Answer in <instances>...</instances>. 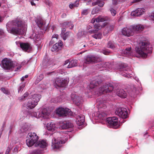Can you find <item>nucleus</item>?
<instances>
[{"label": "nucleus", "instance_id": "obj_54", "mask_svg": "<svg viewBox=\"0 0 154 154\" xmlns=\"http://www.w3.org/2000/svg\"><path fill=\"white\" fill-rule=\"evenodd\" d=\"M5 34L3 30L0 29V35L4 36Z\"/></svg>", "mask_w": 154, "mask_h": 154}, {"label": "nucleus", "instance_id": "obj_10", "mask_svg": "<svg viewBox=\"0 0 154 154\" xmlns=\"http://www.w3.org/2000/svg\"><path fill=\"white\" fill-rule=\"evenodd\" d=\"M115 113L122 119H126L128 116V111L125 108H117Z\"/></svg>", "mask_w": 154, "mask_h": 154}, {"label": "nucleus", "instance_id": "obj_16", "mask_svg": "<svg viewBox=\"0 0 154 154\" xmlns=\"http://www.w3.org/2000/svg\"><path fill=\"white\" fill-rule=\"evenodd\" d=\"M122 34L128 37L134 34L133 30L127 27L124 28L122 30Z\"/></svg>", "mask_w": 154, "mask_h": 154}, {"label": "nucleus", "instance_id": "obj_40", "mask_svg": "<svg viewBox=\"0 0 154 154\" xmlns=\"http://www.w3.org/2000/svg\"><path fill=\"white\" fill-rule=\"evenodd\" d=\"M59 45L57 43L53 45V47L51 48V51L53 52L56 51H58L57 49H58L59 50Z\"/></svg>", "mask_w": 154, "mask_h": 154}, {"label": "nucleus", "instance_id": "obj_44", "mask_svg": "<svg viewBox=\"0 0 154 154\" xmlns=\"http://www.w3.org/2000/svg\"><path fill=\"white\" fill-rule=\"evenodd\" d=\"M10 146H8L6 150L5 154H9L10 151L12 149V146L11 145V143L10 144Z\"/></svg>", "mask_w": 154, "mask_h": 154}, {"label": "nucleus", "instance_id": "obj_35", "mask_svg": "<svg viewBox=\"0 0 154 154\" xmlns=\"http://www.w3.org/2000/svg\"><path fill=\"white\" fill-rule=\"evenodd\" d=\"M25 83L22 82L20 84V86L18 89V93H21L22 92L24 88L25 87Z\"/></svg>", "mask_w": 154, "mask_h": 154}, {"label": "nucleus", "instance_id": "obj_33", "mask_svg": "<svg viewBox=\"0 0 154 154\" xmlns=\"http://www.w3.org/2000/svg\"><path fill=\"white\" fill-rule=\"evenodd\" d=\"M95 20L96 21L97 23L103 22L106 21L107 20V18L106 17H102L100 16L95 18Z\"/></svg>", "mask_w": 154, "mask_h": 154}, {"label": "nucleus", "instance_id": "obj_55", "mask_svg": "<svg viewBox=\"0 0 154 154\" xmlns=\"http://www.w3.org/2000/svg\"><path fill=\"white\" fill-rule=\"evenodd\" d=\"M66 31V28L62 27L61 28V34H63V33H65V32Z\"/></svg>", "mask_w": 154, "mask_h": 154}, {"label": "nucleus", "instance_id": "obj_7", "mask_svg": "<svg viewBox=\"0 0 154 154\" xmlns=\"http://www.w3.org/2000/svg\"><path fill=\"white\" fill-rule=\"evenodd\" d=\"M118 69L119 70L120 72V74L128 78L131 77V75L132 71L126 65L122 64L119 66Z\"/></svg>", "mask_w": 154, "mask_h": 154}, {"label": "nucleus", "instance_id": "obj_43", "mask_svg": "<svg viewBox=\"0 0 154 154\" xmlns=\"http://www.w3.org/2000/svg\"><path fill=\"white\" fill-rule=\"evenodd\" d=\"M28 128V126L26 123H25L21 127V129L23 130V131H26Z\"/></svg>", "mask_w": 154, "mask_h": 154}, {"label": "nucleus", "instance_id": "obj_46", "mask_svg": "<svg viewBox=\"0 0 154 154\" xmlns=\"http://www.w3.org/2000/svg\"><path fill=\"white\" fill-rule=\"evenodd\" d=\"M44 78V75L42 74H41L39 76H38L36 79V80L38 81H41Z\"/></svg>", "mask_w": 154, "mask_h": 154}, {"label": "nucleus", "instance_id": "obj_64", "mask_svg": "<svg viewBox=\"0 0 154 154\" xmlns=\"http://www.w3.org/2000/svg\"><path fill=\"white\" fill-rule=\"evenodd\" d=\"M74 4H70L69 5V7L70 8L72 9L73 8V7H74V6H73Z\"/></svg>", "mask_w": 154, "mask_h": 154}, {"label": "nucleus", "instance_id": "obj_29", "mask_svg": "<svg viewBox=\"0 0 154 154\" xmlns=\"http://www.w3.org/2000/svg\"><path fill=\"white\" fill-rule=\"evenodd\" d=\"M53 73H54L55 74L59 73L60 74H61L63 75H64L65 74L64 70L62 69H58L54 71L48 72L47 74L48 75H50Z\"/></svg>", "mask_w": 154, "mask_h": 154}, {"label": "nucleus", "instance_id": "obj_18", "mask_svg": "<svg viewBox=\"0 0 154 154\" xmlns=\"http://www.w3.org/2000/svg\"><path fill=\"white\" fill-rule=\"evenodd\" d=\"M35 145L36 147L44 148L48 146V144L46 140H40L35 143Z\"/></svg>", "mask_w": 154, "mask_h": 154}, {"label": "nucleus", "instance_id": "obj_5", "mask_svg": "<svg viewBox=\"0 0 154 154\" xmlns=\"http://www.w3.org/2000/svg\"><path fill=\"white\" fill-rule=\"evenodd\" d=\"M26 140V144L29 147H31L37 142L38 137L34 132L29 133Z\"/></svg>", "mask_w": 154, "mask_h": 154}, {"label": "nucleus", "instance_id": "obj_17", "mask_svg": "<svg viewBox=\"0 0 154 154\" xmlns=\"http://www.w3.org/2000/svg\"><path fill=\"white\" fill-rule=\"evenodd\" d=\"M73 126V124L69 121H64L60 125V127L63 129L72 128Z\"/></svg>", "mask_w": 154, "mask_h": 154}, {"label": "nucleus", "instance_id": "obj_20", "mask_svg": "<svg viewBox=\"0 0 154 154\" xmlns=\"http://www.w3.org/2000/svg\"><path fill=\"white\" fill-rule=\"evenodd\" d=\"M144 10L143 8H138L135 11H132L131 14L133 16L138 17L143 14Z\"/></svg>", "mask_w": 154, "mask_h": 154}, {"label": "nucleus", "instance_id": "obj_60", "mask_svg": "<svg viewBox=\"0 0 154 154\" xmlns=\"http://www.w3.org/2000/svg\"><path fill=\"white\" fill-rule=\"evenodd\" d=\"M62 97V96H61L60 97H58V99L59 98V100H58L57 102H63V101L61 100H60V99H61Z\"/></svg>", "mask_w": 154, "mask_h": 154}, {"label": "nucleus", "instance_id": "obj_27", "mask_svg": "<svg viewBox=\"0 0 154 154\" xmlns=\"http://www.w3.org/2000/svg\"><path fill=\"white\" fill-rule=\"evenodd\" d=\"M109 63H104L103 62H101L97 64L96 66L97 67L99 68H106L109 67Z\"/></svg>", "mask_w": 154, "mask_h": 154}, {"label": "nucleus", "instance_id": "obj_41", "mask_svg": "<svg viewBox=\"0 0 154 154\" xmlns=\"http://www.w3.org/2000/svg\"><path fill=\"white\" fill-rule=\"evenodd\" d=\"M107 115L104 112L100 113L98 115V117L100 119L103 120L105 119V117Z\"/></svg>", "mask_w": 154, "mask_h": 154}, {"label": "nucleus", "instance_id": "obj_21", "mask_svg": "<svg viewBox=\"0 0 154 154\" xmlns=\"http://www.w3.org/2000/svg\"><path fill=\"white\" fill-rule=\"evenodd\" d=\"M60 26L62 27H63L67 28L69 27L70 29L73 28L74 25L73 24L72 22L71 21H66L60 24Z\"/></svg>", "mask_w": 154, "mask_h": 154}, {"label": "nucleus", "instance_id": "obj_28", "mask_svg": "<svg viewBox=\"0 0 154 154\" xmlns=\"http://www.w3.org/2000/svg\"><path fill=\"white\" fill-rule=\"evenodd\" d=\"M134 31H141L143 28V26L141 25H137L132 27Z\"/></svg>", "mask_w": 154, "mask_h": 154}, {"label": "nucleus", "instance_id": "obj_52", "mask_svg": "<svg viewBox=\"0 0 154 154\" xmlns=\"http://www.w3.org/2000/svg\"><path fill=\"white\" fill-rule=\"evenodd\" d=\"M57 44H58L59 48L60 49L62 46L63 45V43L61 41H59L58 43H57Z\"/></svg>", "mask_w": 154, "mask_h": 154}, {"label": "nucleus", "instance_id": "obj_14", "mask_svg": "<svg viewBox=\"0 0 154 154\" xmlns=\"http://www.w3.org/2000/svg\"><path fill=\"white\" fill-rule=\"evenodd\" d=\"M20 47L23 51L27 52H30L32 48L31 44L28 42L20 43Z\"/></svg>", "mask_w": 154, "mask_h": 154}, {"label": "nucleus", "instance_id": "obj_56", "mask_svg": "<svg viewBox=\"0 0 154 154\" xmlns=\"http://www.w3.org/2000/svg\"><path fill=\"white\" fill-rule=\"evenodd\" d=\"M26 97H25L23 95V96L19 97L18 99L22 101L26 99Z\"/></svg>", "mask_w": 154, "mask_h": 154}, {"label": "nucleus", "instance_id": "obj_13", "mask_svg": "<svg viewBox=\"0 0 154 154\" xmlns=\"http://www.w3.org/2000/svg\"><path fill=\"white\" fill-rule=\"evenodd\" d=\"M68 82L67 79L57 78L55 80L54 84L57 87H63L67 85Z\"/></svg>", "mask_w": 154, "mask_h": 154}, {"label": "nucleus", "instance_id": "obj_38", "mask_svg": "<svg viewBox=\"0 0 154 154\" xmlns=\"http://www.w3.org/2000/svg\"><path fill=\"white\" fill-rule=\"evenodd\" d=\"M107 47L113 49L115 48V44L113 42L109 41L107 44Z\"/></svg>", "mask_w": 154, "mask_h": 154}, {"label": "nucleus", "instance_id": "obj_42", "mask_svg": "<svg viewBox=\"0 0 154 154\" xmlns=\"http://www.w3.org/2000/svg\"><path fill=\"white\" fill-rule=\"evenodd\" d=\"M100 10V8L98 7L94 8L91 12L92 14H94L97 13Z\"/></svg>", "mask_w": 154, "mask_h": 154}, {"label": "nucleus", "instance_id": "obj_8", "mask_svg": "<svg viewBox=\"0 0 154 154\" xmlns=\"http://www.w3.org/2000/svg\"><path fill=\"white\" fill-rule=\"evenodd\" d=\"M118 121V118L115 117H109L106 119V122L108 124V125L110 128L115 129L118 128L120 126Z\"/></svg>", "mask_w": 154, "mask_h": 154}, {"label": "nucleus", "instance_id": "obj_19", "mask_svg": "<svg viewBox=\"0 0 154 154\" xmlns=\"http://www.w3.org/2000/svg\"><path fill=\"white\" fill-rule=\"evenodd\" d=\"M85 116L82 115H80L76 117V122L78 126L82 125L85 121Z\"/></svg>", "mask_w": 154, "mask_h": 154}, {"label": "nucleus", "instance_id": "obj_59", "mask_svg": "<svg viewBox=\"0 0 154 154\" xmlns=\"http://www.w3.org/2000/svg\"><path fill=\"white\" fill-rule=\"evenodd\" d=\"M54 43V42L53 40H51V41H50L49 44V46H52V45H53Z\"/></svg>", "mask_w": 154, "mask_h": 154}, {"label": "nucleus", "instance_id": "obj_22", "mask_svg": "<svg viewBox=\"0 0 154 154\" xmlns=\"http://www.w3.org/2000/svg\"><path fill=\"white\" fill-rule=\"evenodd\" d=\"M29 97L30 98L31 100L38 103L41 98V95L40 94H35L31 95V96H29Z\"/></svg>", "mask_w": 154, "mask_h": 154}, {"label": "nucleus", "instance_id": "obj_3", "mask_svg": "<svg viewBox=\"0 0 154 154\" xmlns=\"http://www.w3.org/2000/svg\"><path fill=\"white\" fill-rule=\"evenodd\" d=\"M152 50L151 46L146 42H141L135 48L136 53L144 58L147 57L148 53H152Z\"/></svg>", "mask_w": 154, "mask_h": 154}, {"label": "nucleus", "instance_id": "obj_11", "mask_svg": "<svg viewBox=\"0 0 154 154\" xmlns=\"http://www.w3.org/2000/svg\"><path fill=\"white\" fill-rule=\"evenodd\" d=\"M2 67L5 69H10L14 67L13 62L7 58L5 59L2 61Z\"/></svg>", "mask_w": 154, "mask_h": 154}, {"label": "nucleus", "instance_id": "obj_2", "mask_svg": "<svg viewBox=\"0 0 154 154\" xmlns=\"http://www.w3.org/2000/svg\"><path fill=\"white\" fill-rule=\"evenodd\" d=\"M23 22L20 19H16L6 24L8 32L14 35H23L26 32V29L23 26Z\"/></svg>", "mask_w": 154, "mask_h": 154}, {"label": "nucleus", "instance_id": "obj_9", "mask_svg": "<svg viewBox=\"0 0 154 154\" xmlns=\"http://www.w3.org/2000/svg\"><path fill=\"white\" fill-rule=\"evenodd\" d=\"M35 22L40 29L41 32L42 34H43L45 33L48 28L45 24V22L41 18L36 19L35 20Z\"/></svg>", "mask_w": 154, "mask_h": 154}, {"label": "nucleus", "instance_id": "obj_12", "mask_svg": "<svg viewBox=\"0 0 154 154\" xmlns=\"http://www.w3.org/2000/svg\"><path fill=\"white\" fill-rule=\"evenodd\" d=\"M66 141L64 140L58 139L57 140L54 138L52 140V146L53 149H59L62 146V144L65 143Z\"/></svg>", "mask_w": 154, "mask_h": 154}, {"label": "nucleus", "instance_id": "obj_25", "mask_svg": "<svg viewBox=\"0 0 154 154\" xmlns=\"http://www.w3.org/2000/svg\"><path fill=\"white\" fill-rule=\"evenodd\" d=\"M117 95L122 98H125L127 96L126 92L123 89H120L117 91Z\"/></svg>", "mask_w": 154, "mask_h": 154}, {"label": "nucleus", "instance_id": "obj_31", "mask_svg": "<svg viewBox=\"0 0 154 154\" xmlns=\"http://www.w3.org/2000/svg\"><path fill=\"white\" fill-rule=\"evenodd\" d=\"M94 28L96 29V30H89V32L91 33H95L97 31H98L101 28H102V26L99 25L98 24H96L94 25Z\"/></svg>", "mask_w": 154, "mask_h": 154}, {"label": "nucleus", "instance_id": "obj_57", "mask_svg": "<svg viewBox=\"0 0 154 154\" xmlns=\"http://www.w3.org/2000/svg\"><path fill=\"white\" fill-rule=\"evenodd\" d=\"M32 154H38V152L37 150H35L32 152Z\"/></svg>", "mask_w": 154, "mask_h": 154}, {"label": "nucleus", "instance_id": "obj_30", "mask_svg": "<svg viewBox=\"0 0 154 154\" xmlns=\"http://www.w3.org/2000/svg\"><path fill=\"white\" fill-rule=\"evenodd\" d=\"M51 62L48 59H44L42 63V65L44 68H46L51 65Z\"/></svg>", "mask_w": 154, "mask_h": 154}, {"label": "nucleus", "instance_id": "obj_23", "mask_svg": "<svg viewBox=\"0 0 154 154\" xmlns=\"http://www.w3.org/2000/svg\"><path fill=\"white\" fill-rule=\"evenodd\" d=\"M131 47L125 48V49H124L121 52L123 56L127 57L129 56L131 54Z\"/></svg>", "mask_w": 154, "mask_h": 154}, {"label": "nucleus", "instance_id": "obj_45", "mask_svg": "<svg viewBox=\"0 0 154 154\" xmlns=\"http://www.w3.org/2000/svg\"><path fill=\"white\" fill-rule=\"evenodd\" d=\"M1 90L3 93L5 94H9L10 93L9 91L8 90H6L4 88H1Z\"/></svg>", "mask_w": 154, "mask_h": 154}, {"label": "nucleus", "instance_id": "obj_48", "mask_svg": "<svg viewBox=\"0 0 154 154\" xmlns=\"http://www.w3.org/2000/svg\"><path fill=\"white\" fill-rule=\"evenodd\" d=\"M88 12V9H86L83 10L82 12V15H86Z\"/></svg>", "mask_w": 154, "mask_h": 154}, {"label": "nucleus", "instance_id": "obj_50", "mask_svg": "<svg viewBox=\"0 0 154 154\" xmlns=\"http://www.w3.org/2000/svg\"><path fill=\"white\" fill-rule=\"evenodd\" d=\"M79 0H76V1L74 2L73 4L74 7H78L79 5Z\"/></svg>", "mask_w": 154, "mask_h": 154}, {"label": "nucleus", "instance_id": "obj_1", "mask_svg": "<svg viewBox=\"0 0 154 154\" xmlns=\"http://www.w3.org/2000/svg\"><path fill=\"white\" fill-rule=\"evenodd\" d=\"M102 79L96 77L94 80L90 82L89 88L91 89H94V91L92 93L96 96L100 95L103 93H107L112 91L114 87L112 84L107 83L104 84L99 89L97 88V86L102 82Z\"/></svg>", "mask_w": 154, "mask_h": 154}, {"label": "nucleus", "instance_id": "obj_24", "mask_svg": "<svg viewBox=\"0 0 154 154\" xmlns=\"http://www.w3.org/2000/svg\"><path fill=\"white\" fill-rule=\"evenodd\" d=\"M47 128L48 131H53L55 130L56 128L55 125L54 123L53 122H49L47 124Z\"/></svg>", "mask_w": 154, "mask_h": 154}, {"label": "nucleus", "instance_id": "obj_63", "mask_svg": "<svg viewBox=\"0 0 154 154\" xmlns=\"http://www.w3.org/2000/svg\"><path fill=\"white\" fill-rule=\"evenodd\" d=\"M14 126L12 124H11L9 128L10 130H12L14 128Z\"/></svg>", "mask_w": 154, "mask_h": 154}, {"label": "nucleus", "instance_id": "obj_39", "mask_svg": "<svg viewBox=\"0 0 154 154\" xmlns=\"http://www.w3.org/2000/svg\"><path fill=\"white\" fill-rule=\"evenodd\" d=\"M70 32L67 31L65 33H63L62 34H60L61 37L63 38L64 40H65L68 36L69 35Z\"/></svg>", "mask_w": 154, "mask_h": 154}, {"label": "nucleus", "instance_id": "obj_62", "mask_svg": "<svg viewBox=\"0 0 154 154\" xmlns=\"http://www.w3.org/2000/svg\"><path fill=\"white\" fill-rule=\"evenodd\" d=\"M142 0H133L132 3H137L141 1Z\"/></svg>", "mask_w": 154, "mask_h": 154}, {"label": "nucleus", "instance_id": "obj_49", "mask_svg": "<svg viewBox=\"0 0 154 154\" xmlns=\"http://www.w3.org/2000/svg\"><path fill=\"white\" fill-rule=\"evenodd\" d=\"M110 11L112 14L113 16H115L116 13V11L112 8H111Z\"/></svg>", "mask_w": 154, "mask_h": 154}, {"label": "nucleus", "instance_id": "obj_36", "mask_svg": "<svg viewBox=\"0 0 154 154\" xmlns=\"http://www.w3.org/2000/svg\"><path fill=\"white\" fill-rule=\"evenodd\" d=\"M114 29V27L113 26H110L109 27H108L103 32V35H105L107 34L109 32V31H112Z\"/></svg>", "mask_w": 154, "mask_h": 154}, {"label": "nucleus", "instance_id": "obj_4", "mask_svg": "<svg viewBox=\"0 0 154 154\" xmlns=\"http://www.w3.org/2000/svg\"><path fill=\"white\" fill-rule=\"evenodd\" d=\"M29 115L32 117H35L37 118L45 119L47 118L49 115V113L46 109H43L38 112H32V111L28 112Z\"/></svg>", "mask_w": 154, "mask_h": 154}, {"label": "nucleus", "instance_id": "obj_47", "mask_svg": "<svg viewBox=\"0 0 154 154\" xmlns=\"http://www.w3.org/2000/svg\"><path fill=\"white\" fill-rule=\"evenodd\" d=\"M124 0H112V4L114 5H116L119 2H122Z\"/></svg>", "mask_w": 154, "mask_h": 154}, {"label": "nucleus", "instance_id": "obj_34", "mask_svg": "<svg viewBox=\"0 0 154 154\" xmlns=\"http://www.w3.org/2000/svg\"><path fill=\"white\" fill-rule=\"evenodd\" d=\"M71 98L74 103L77 104V105H79L80 103V100H79V97L75 95L74 97H73V96H71Z\"/></svg>", "mask_w": 154, "mask_h": 154}, {"label": "nucleus", "instance_id": "obj_61", "mask_svg": "<svg viewBox=\"0 0 154 154\" xmlns=\"http://www.w3.org/2000/svg\"><path fill=\"white\" fill-rule=\"evenodd\" d=\"M28 95H29V93L27 92H26L25 94H23V96H24V97H25L26 98L28 96Z\"/></svg>", "mask_w": 154, "mask_h": 154}, {"label": "nucleus", "instance_id": "obj_53", "mask_svg": "<svg viewBox=\"0 0 154 154\" xmlns=\"http://www.w3.org/2000/svg\"><path fill=\"white\" fill-rule=\"evenodd\" d=\"M5 122H4V123H3V124L2 126V127L1 129V134H2V132L3 131V130H4V127H5Z\"/></svg>", "mask_w": 154, "mask_h": 154}, {"label": "nucleus", "instance_id": "obj_37", "mask_svg": "<svg viewBox=\"0 0 154 154\" xmlns=\"http://www.w3.org/2000/svg\"><path fill=\"white\" fill-rule=\"evenodd\" d=\"M102 34L99 32V33H95L92 35V37L96 39H101L102 38Z\"/></svg>", "mask_w": 154, "mask_h": 154}, {"label": "nucleus", "instance_id": "obj_26", "mask_svg": "<svg viewBox=\"0 0 154 154\" xmlns=\"http://www.w3.org/2000/svg\"><path fill=\"white\" fill-rule=\"evenodd\" d=\"M37 104L36 102H35L32 101V100H31V101H29L28 102L26 106L28 108L32 109L34 108L37 105Z\"/></svg>", "mask_w": 154, "mask_h": 154}, {"label": "nucleus", "instance_id": "obj_6", "mask_svg": "<svg viewBox=\"0 0 154 154\" xmlns=\"http://www.w3.org/2000/svg\"><path fill=\"white\" fill-rule=\"evenodd\" d=\"M56 114L59 117L71 116L72 115V112L71 110L67 108L60 107L56 110Z\"/></svg>", "mask_w": 154, "mask_h": 154}, {"label": "nucleus", "instance_id": "obj_15", "mask_svg": "<svg viewBox=\"0 0 154 154\" xmlns=\"http://www.w3.org/2000/svg\"><path fill=\"white\" fill-rule=\"evenodd\" d=\"M85 63L87 64L97 62V59L94 56L88 55L85 58Z\"/></svg>", "mask_w": 154, "mask_h": 154}, {"label": "nucleus", "instance_id": "obj_32", "mask_svg": "<svg viewBox=\"0 0 154 154\" xmlns=\"http://www.w3.org/2000/svg\"><path fill=\"white\" fill-rule=\"evenodd\" d=\"M77 65V60H74L69 61V63L67 67L70 68Z\"/></svg>", "mask_w": 154, "mask_h": 154}, {"label": "nucleus", "instance_id": "obj_58", "mask_svg": "<svg viewBox=\"0 0 154 154\" xmlns=\"http://www.w3.org/2000/svg\"><path fill=\"white\" fill-rule=\"evenodd\" d=\"M150 18L151 20L153 21V23H154V13L151 16Z\"/></svg>", "mask_w": 154, "mask_h": 154}, {"label": "nucleus", "instance_id": "obj_51", "mask_svg": "<svg viewBox=\"0 0 154 154\" xmlns=\"http://www.w3.org/2000/svg\"><path fill=\"white\" fill-rule=\"evenodd\" d=\"M103 53L105 55H108L110 53V51L108 50H103Z\"/></svg>", "mask_w": 154, "mask_h": 154}]
</instances>
